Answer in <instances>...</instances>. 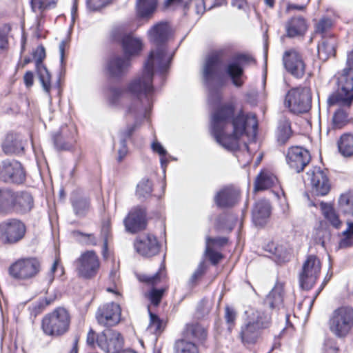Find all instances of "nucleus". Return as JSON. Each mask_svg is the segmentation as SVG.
<instances>
[{"label": "nucleus", "mask_w": 353, "mask_h": 353, "mask_svg": "<svg viewBox=\"0 0 353 353\" xmlns=\"http://www.w3.org/2000/svg\"><path fill=\"white\" fill-rule=\"evenodd\" d=\"M258 121L255 114L235 113L234 105L226 103L219 106L212 116L211 131L216 141L223 148L234 151L239 149L242 136L251 133L256 135Z\"/></svg>", "instance_id": "obj_1"}, {"label": "nucleus", "mask_w": 353, "mask_h": 353, "mask_svg": "<svg viewBox=\"0 0 353 353\" xmlns=\"http://www.w3.org/2000/svg\"><path fill=\"white\" fill-rule=\"evenodd\" d=\"M171 34V30L165 22L153 26L148 31L150 41L156 46L151 50L148 60L144 63L142 73L128 84V90L133 94H147L153 90L152 78L154 71L163 75L168 70L172 57L166 52L165 43Z\"/></svg>", "instance_id": "obj_2"}, {"label": "nucleus", "mask_w": 353, "mask_h": 353, "mask_svg": "<svg viewBox=\"0 0 353 353\" xmlns=\"http://www.w3.org/2000/svg\"><path fill=\"white\" fill-rule=\"evenodd\" d=\"M127 90L132 95L136 96L137 99L134 100L130 105L127 106L125 112V116L126 117H132L134 119V123L128 124L126 127L121 130L119 133V148L118 149L117 157V161L119 162H121L128 154V148L126 144L127 140L131 138L134 131L139 127L140 121L143 118L146 117L147 115V110L143 107L140 97L141 96H145L148 101L149 96H150L154 92L153 90L151 92L147 94L143 93L135 94L130 92L128 87L127 88Z\"/></svg>", "instance_id": "obj_3"}, {"label": "nucleus", "mask_w": 353, "mask_h": 353, "mask_svg": "<svg viewBox=\"0 0 353 353\" xmlns=\"http://www.w3.org/2000/svg\"><path fill=\"white\" fill-rule=\"evenodd\" d=\"M70 321L69 312L65 308L59 307L43 318L41 329L47 336L59 337L69 331Z\"/></svg>", "instance_id": "obj_4"}, {"label": "nucleus", "mask_w": 353, "mask_h": 353, "mask_svg": "<svg viewBox=\"0 0 353 353\" xmlns=\"http://www.w3.org/2000/svg\"><path fill=\"white\" fill-rule=\"evenodd\" d=\"M353 101V68H345L338 77V90L327 98L329 106L349 108Z\"/></svg>", "instance_id": "obj_5"}, {"label": "nucleus", "mask_w": 353, "mask_h": 353, "mask_svg": "<svg viewBox=\"0 0 353 353\" xmlns=\"http://www.w3.org/2000/svg\"><path fill=\"white\" fill-rule=\"evenodd\" d=\"M331 332L338 338H345L353 329V307L341 306L333 311L329 320Z\"/></svg>", "instance_id": "obj_6"}, {"label": "nucleus", "mask_w": 353, "mask_h": 353, "mask_svg": "<svg viewBox=\"0 0 353 353\" xmlns=\"http://www.w3.org/2000/svg\"><path fill=\"white\" fill-rule=\"evenodd\" d=\"M26 233V224L20 219L10 218L0 223V242L4 245L17 243Z\"/></svg>", "instance_id": "obj_7"}, {"label": "nucleus", "mask_w": 353, "mask_h": 353, "mask_svg": "<svg viewBox=\"0 0 353 353\" xmlns=\"http://www.w3.org/2000/svg\"><path fill=\"white\" fill-rule=\"evenodd\" d=\"M312 96L308 88H297L288 91L285 105L294 114L308 112L311 108Z\"/></svg>", "instance_id": "obj_8"}, {"label": "nucleus", "mask_w": 353, "mask_h": 353, "mask_svg": "<svg viewBox=\"0 0 353 353\" xmlns=\"http://www.w3.org/2000/svg\"><path fill=\"white\" fill-rule=\"evenodd\" d=\"M220 56L219 54L209 55L206 58L203 69V79L208 88V100L212 103L219 102L222 97L221 90L212 86V81L216 76Z\"/></svg>", "instance_id": "obj_9"}, {"label": "nucleus", "mask_w": 353, "mask_h": 353, "mask_svg": "<svg viewBox=\"0 0 353 353\" xmlns=\"http://www.w3.org/2000/svg\"><path fill=\"white\" fill-rule=\"evenodd\" d=\"M40 261L36 257L18 259L9 268L10 274L19 280H29L35 277L41 271Z\"/></svg>", "instance_id": "obj_10"}, {"label": "nucleus", "mask_w": 353, "mask_h": 353, "mask_svg": "<svg viewBox=\"0 0 353 353\" xmlns=\"http://www.w3.org/2000/svg\"><path fill=\"white\" fill-rule=\"evenodd\" d=\"M75 267L80 277L90 279L97 274L100 268V260L94 251L88 250L82 253L75 261Z\"/></svg>", "instance_id": "obj_11"}, {"label": "nucleus", "mask_w": 353, "mask_h": 353, "mask_svg": "<svg viewBox=\"0 0 353 353\" xmlns=\"http://www.w3.org/2000/svg\"><path fill=\"white\" fill-rule=\"evenodd\" d=\"M321 271V262L314 255H310L304 262L299 274V283L302 289L308 290L315 284Z\"/></svg>", "instance_id": "obj_12"}, {"label": "nucleus", "mask_w": 353, "mask_h": 353, "mask_svg": "<svg viewBox=\"0 0 353 353\" xmlns=\"http://www.w3.org/2000/svg\"><path fill=\"white\" fill-rule=\"evenodd\" d=\"M283 63L286 71L295 78H302L305 72L303 54L296 48L286 50L283 54Z\"/></svg>", "instance_id": "obj_13"}, {"label": "nucleus", "mask_w": 353, "mask_h": 353, "mask_svg": "<svg viewBox=\"0 0 353 353\" xmlns=\"http://www.w3.org/2000/svg\"><path fill=\"white\" fill-rule=\"evenodd\" d=\"M26 179L23 168L16 160H3L0 163V181L5 183H22Z\"/></svg>", "instance_id": "obj_14"}, {"label": "nucleus", "mask_w": 353, "mask_h": 353, "mask_svg": "<svg viewBox=\"0 0 353 353\" xmlns=\"http://www.w3.org/2000/svg\"><path fill=\"white\" fill-rule=\"evenodd\" d=\"M252 59L245 54H236L233 55L230 61L225 67V72L231 79L233 85L240 88L243 84L242 79L243 77V64L252 61Z\"/></svg>", "instance_id": "obj_15"}, {"label": "nucleus", "mask_w": 353, "mask_h": 353, "mask_svg": "<svg viewBox=\"0 0 353 353\" xmlns=\"http://www.w3.org/2000/svg\"><path fill=\"white\" fill-rule=\"evenodd\" d=\"M97 344L105 352L118 353L123 346V339L117 331L106 329L97 336Z\"/></svg>", "instance_id": "obj_16"}, {"label": "nucleus", "mask_w": 353, "mask_h": 353, "mask_svg": "<svg viewBox=\"0 0 353 353\" xmlns=\"http://www.w3.org/2000/svg\"><path fill=\"white\" fill-rule=\"evenodd\" d=\"M306 174L315 194L325 196L329 192L330 183L326 171L319 167H314Z\"/></svg>", "instance_id": "obj_17"}, {"label": "nucleus", "mask_w": 353, "mask_h": 353, "mask_svg": "<svg viewBox=\"0 0 353 353\" xmlns=\"http://www.w3.org/2000/svg\"><path fill=\"white\" fill-rule=\"evenodd\" d=\"M121 307L119 304L109 303L100 306L96 313L99 324L105 327L116 325L121 319Z\"/></svg>", "instance_id": "obj_18"}, {"label": "nucleus", "mask_w": 353, "mask_h": 353, "mask_svg": "<svg viewBox=\"0 0 353 353\" xmlns=\"http://www.w3.org/2000/svg\"><path fill=\"white\" fill-rule=\"evenodd\" d=\"M285 158L288 165L296 172L303 171L311 160L309 151L299 146L290 148Z\"/></svg>", "instance_id": "obj_19"}, {"label": "nucleus", "mask_w": 353, "mask_h": 353, "mask_svg": "<svg viewBox=\"0 0 353 353\" xmlns=\"http://www.w3.org/2000/svg\"><path fill=\"white\" fill-rule=\"evenodd\" d=\"M46 57V50L43 46H38L33 52V59L35 61L36 70L42 85L43 90L50 96L51 88V75L43 63Z\"/></svg>", "instance_id": "obj_20"}, {"label": "nucleus", "mask_w": 353, "mask_h": 353, "mask_svg": "<svg viewBox=\"0 0 353 353\" xmlns=\"http://www.w3.org/2000/svg\"><path fill=\"white\" fill-rule=\"evenodd\" d=\"M136 251L145 257L157 255L160 250V244L155 236L145 234L138 236L134 243Z\"/></svg>", "instance_id": "obj_21"}, {"label": "nucleus", "mask_w": 353, "mask_h": 353, "mask_svg": "<svg viewBox=\"0 0 353 353\" xmlns=\"http://www.w3.org/2000/svg\"><path fill=\"white\" fill-rule=\"evenodd\" d=\"M123 223L126 230L131 233L145 230L147 226L145 209L139 206L133 208L123 220Z\"/></svg>", "instance_id": "obj_22"}, {"label": "nucleus", "mask_w": 353, "mask_h": 353, "mask_svg": "<svg viewBox=\"0 0 353 353\" xmlns=\"http://www.w3.org/2000/svg\"><path fill=\"white\" fill-rule=\"evenodd\" d=\"M34 205V198L30 192L25 190L14 192L12 214H26L33 209Z\"/></svg>", "instance_id": "obj_23"}, {"label": "nucleus", "mask_w": 353, "mask_h": 353, "mask_svg": "<svg viewBox=\"0 0 353 353\" xmlns=\"http://www.w3.org/2000/svg\"><path fill=\"white\" fill-rule=\"evenodd\" d=\"M76 129L73 125H65L54 137V144L58 150H69L75 142Z\"/></svg>", "instance_id": "obj_24"}, {"label": "nucleus", "mask_w": 353, "mask_h": 353, "mask_svg": "<svg viewBox=\"0 0 353 353\" xmlns=\"http://www.w3.org/2000/svg\"><path fill=\"white\" fill-rule=\"evenodd\" d=\"M240 192L233 186H225L215 194L214 200L219 208H230L239 200Z\"/></svg>", "instance_id": "obj_25"}, {"label": "nucleus", "mask_w": 353, "mask_h": 353, "mask_svg": "<svg viewBox=\"0 0 353 353\" xmlns=\"http://www.w3.org/2000/svg\"><path fill=\"white\" fill-rule=\"evenodd\" d=\"M130 60L127 57L113 55L107 63V70L110 76L120 77L128 70Z\"/></svg>", "instance_id": "obj_26"}, {"label": "nucleus", "mask_w": 353, "mask_h": 353, "mask_svg": "<svg viewBox=\"0 0 353 353\" xmlns=\"http://www.w3.org/2000/svg\"><path fill=\"white\" fill-rule=\"evenodd\" d=\"M182 339L194 342L197 345L203 343L207 338V331L199 323H188L183 332Z\"/></svg>", "instance_id": "obj_27"}, {"label": "nucleus", "mask_w": 353, "mask_h": 353, "mask_svg": "<svg viewBox=\"0 0 353 353\" xmlns=\"http://www.w3.org/2000/svg\"><path fill=\"white\" fill-rule=\"evenodd\" d=\"M70 203L75 215L78 217H84L90 209V199L79 191L72 192Z\"/></svg>", "instance_id": "obj_28"}, {"label": "nucleus", "mask_w": 353, "mask_h": 353, "mask_svg": "<svg viewBox=\"0 0 353 353\" xmlns=\"http://www.w3.org/2000/svg\"><path fill=\"white\" fill-rule=\"evenodd\" d=\"M307 29L306 20L302 17H292L285 23L286 35L290 38L303 36Z\"/></svg>", "instance_id": "obj_29"}, {"label": "nucleus", "mask_w": 353, "mask_h": 353, "mask_svg": "<svg viewBox=\"0 0 353 353\" xmlns=\"http://www.w3.org/2000/svg\"><path fill=\"white\" fill-rule=\"evenodd\" d=\"M121 43L125 56L129 59L132 56L139 54L143 48L142 41L130 34H124L121 38Z\"/></svg>", "instance_id": "obj_30"}, {"label": "nucleus", "mask_w": 353, "mask_h": 353, "mask_svg": "<svg viewBox=\"0 0 353 353\" xmlns=\"http://www.w3.org/2000/svg\"><path fill=\"white\" fill-rule=\"evenodd\" d=\"M261 330L257 326L246 321L241 326L239 332V336L242 343L245 345L256 343L261 336Z\"/></svg>", "instance_id": "obj_31"}, {"label": "nucleus", "mask_w": 353, "mask_h": 353, "mask_svg": "<svg viewBox=\"0 0 353 353\" xmlns=\"http://www.w3.org/2000/svg\"><path fill=\"white\" fill-rule=\"evenodd\" d=\"M14 192L8 187L0 188V215L12 214Z\"/></svg>", "instance_id": "obj_32"}, {"label": "nucleus", "mask_w": 353, "mask_h": 353, "mask_svg": "<svg viewBox=\"0 0 353 353\" xmlns=\"http://www.w3.org/2000/svg\"><path fill=\"white\" fill-rule=\"evenodd\" d=\"M246 321L262 330L269 327L271 324L270 315L263 311L256 310H251L248 312Z\"/></svg>", "instance_id": "obj_33"}, {"label": "nucleus", "mask_w": 353, "mask_h": 353, "mask_svg": "<svg viewBox=\"0 0 353 353\" xmlns=\"http://www.w3.org/2000/svg\"><path fill=\"white\" fill-rule=\"evenodd\" d=\"M270 214V205L265 200L259 201L253 210V220L256 225H262Z\"/></svg>", "instance_id": "obj_34"}, {"label": "nucleus", "mask_w": 353, "mask_h": 353, "mask_svg": "<svg viewBox=\"0 0 353 353\" xmlns=\"http://www.w3.org/2000/svg\"><path fill=\"white\" fill-rule=\"evenodd\" d=\"M336 39L332 37L324 39L318 46L319 59L325 61L330 57H334L336 53Z\"/></svg>", "instance_id": "obj_35"}, {"label": "nucleus", "mask_w": 353, "mask_h": 353, "mask_svg": "<svg viewBox=\"0 0 353 353\" xmlns=\"http://www.w3.org/2000/svg\"><path fill=\"white\" fill-rule=\"evenodd\" d=\"M283 285H276L266 296L265 303L271 309L279 308L283 303Z\"/></svg>", "instance_id": "obj_36"}, {"label": "nucleus", "mask_w": 353, "mask_h": 353, "mask_svg": "<svg viewBox=\"0 0 353 353\" xmlns=\"http://www.w3.org/2000/svg\"><path fill=\"white\" fill-rule=\"evenodd\" d=\"M339 151L345 157L353 156V132L342 134L337 141Z\"/></svg>", "instance_id": "obj_37"}, {"label": "nucleus", "mask_w": 353, "mask_h": 353, "mask_svg": "<svg viewBox=\"0 0 353 353\" xmlns=\"http://www.w3.org/2000/svg\"><path fill=\"white\" fill-rule=\"evenodd\" d=\"M321 210L325 219L335 228H339L342 221L339 219V215L331 204L321 202Z\"/></svg>", "instance_id": "obj_38"}, {"label": "nucleus", "mask_w": 353, "mask_h": 353, "mask_svg": "<svg viewBox=\"0 0 353 353\" xmlns=\"http://www.w3.org/2000/svg\"><path fill=\"white\" fill-rule=\"evenodd\" d=\"M276 181L277 179L272 174L261 172L256 179L254 190L256 191L266 190L271 188Z\"/></svg>", "instance_id": "obj_39"}, {"label": "nucleus", "mask_w": 353, "mask_h": 353, "mask_svg": "<svg viewBox=\"0 0 353 353\" xmlns=\"http://www.w3.org/2000/svg\"><path fill=\"white\" fill-rule=\"evenodd\" d=\"M338 204L343 214L353 216V191L342 194L339 198Z\"/></svg>", "instance_id": "obj_40"}, {"label": "nucleus", "mask_w": 353, "mask_h": 353, "mask_svg": "<svg viewBox=\"0 0 353 353\" xmlns=\"http://www.w3.org/2000/svg\"><path fill=\"white\" fill-rule=\"evenodd\" d=\"M157 5V0H137V14L141 17H148L153 14Z\"/></svg>", "instance_id": "obj_41"}, {"label": "nucleus", "mask_w": 353, "mask_h": 353, "mask_svg": "<svg viewBox=\"0 0 353 353\" xmlns=\"http://www.w3.org/2000/svg\"><path fill=\"white\" fill-rule=\"evenodd\" d=\"M109 105L118 108L121 105L125 99V91L119 88L110 87L106 94Z\"/></svg>", "instance_id": "obj_42"}, {"label": "nucleus", "mask_w": 353, "mask_h": 353, "mask_svg": "<svg viewBox=\"0 0 353 353\" xmlns=\"http://www.w3.org/2000/svg\"><path fill=\"white\" fill-rule=\"evenodd\" d=\"M2 149L6 154L19 153L23 150L21 142L15 139L12 134L6 136L2 144Z\"/></svg>", "instance_id": "obj_43"}, {"label": "nucleus", "mask_w": 353, "mask_h": 353, "mask_svg": "<svg viewBox=\"0 0 353 353\" xmlns=\"http://www.w3.org/2000/svg\"><path fill=\"white\" fill-rule=\"evenodd\" d=\"M175 353H199L197 345L186 339H179L175 343Z\"/></svg>", "instance_id": "obj_44"}, {"label": "nucleus", "mask_w": 353, "mask_h": 353, "mask_svg": "<svg viewBox=\"0 0 353 353\" xmlns=\"http://www.w3.org/2000/svg\"><path fill=\"white\" fill-rule=\"evenodd\" d=\"M164 269L165 266L161 267L159 272H157L153 276H150L144 274H137V278L139 281L142 283H145L148 285L154 286L157 285L163 277L165 276V274L163 272V270Z\"/></svg>", "instance_id": "obj_45"}, {"label": "nucleus", "mask_w": 353, "mask_h": 353, "mask_svg": "<svg viewBox=\"0 0 353 353\" xmlns=\"http://www.w3.org/2000/svg\"><path fill=\"white\" fill-rule=\"evenodd\" d=\"M148 312L150 315V323L148 326V330L155 335L161 334L165 327L163 321L157 315L153 314L149 308Z\"/></svg>", "instance_id": "obj_46"}, {"label": "nucleus", "mask_w": 353, "mask_h": 353, "mask_svg": "<svg viewBox=\"0 0 353 353\" xmlns=\"http://www.w3.org/2000/svg\"><path fill=\"white\" fill-rule=\"evenodd\" d=\"M292 130L290 121L283 119L280 121L278 128V140L282 143H285L290 137Z\"/></svg>", "instance_id": "obj_47"}, {"label": "nucleus", "mask_w": 353, "mask_h": 353, "mask_svg": "<svg viewBox=\"0 0 353 353\" xmlns=\"http://www.w3.org/2000/svg\"><path fill=\"white\" fill-rule=\"evenodd\" d=\"M349 122L348 114L345 110L339 108L334 114L332 118L333 128L341 129Z\"/></svg>", "instance_id": "obj_48"}, {"label": "nucleus", "mask_w": 353, "mask_h": 353, "mask_svg": "<svg viewBox=\"0 0 353 353\" xmlns=\"http://www.w3.org/2000/svg\"><path fill=\"white\" fill-rule=\"evenodd\" d=\"M152 183L148 179H143L137 185V194L140 198H147L152 192Z\"/></svg>", "instance_id": "obj_49"}, {"label": "nucleus", "mask_w": 353, "mask_h": 353, "mask_svg": "<svg viewBox=\"0 0 353 353\" xmlns=\"http://www.w3.org/2000/svg\"><path fill=\"white\" fill-rule=\"evenodd\" d=\"M166 290L167 288L157 289L152 288L150 291L145 294V296L150 301L152 305L157 306L160 303Z\"/></svg>", "instance_id": "obj_50"}, {"label": "nucleus", "mask_w": 353, "mask_h": 353, "mask_svg": "<svg viewBox=\"0 0 353 353\" xmlns=\"http://www.w3.org/2000/svg\"><path fill=\"white\" fill-rule=\"evenodd\" d=\"M112 0H87V6L90 10L97 11L111 3Z\"/></svg>", "instance_id": "obj_51"}, {"label": "nucleus", "mask_w": 353, "mask_h": 353, "mask_svg": "<svg viewBox=\"0 0 353 353\" xmlns=\"http://www.w3.org/2000/svg\"><path fill=\"white\" fill-rule=\"evenodd\" d=\"M236 318V313L235 310L230 307H225V319L228 325V330L232 331L235 320Z\"/></svg>", "instance_id": "obj_52"}, {"label": "nucleus", "mask_w": 353, "mask_h": 353, "mask_svg": "<svg viewBox=\"0 0 353 353\" xmlns=\"http://www.w3.org/2000/svg\"><path fill=\"white\" fill-rule=\"evenodd\" d=\"M205 254L209 258L211 263L214 265L217 264L222 259L221 253L215 252L210 248V245L206 244Z\"/></svg>", "instance_id": "obj_53"}, {"label": "nucleus", "mask_w": 353, "mask_h": 353, "mask_svg": "<svg viewBox=\"0 0 353 353\" xmlns=\"http://www.w3.org/2000/svg\"><path fill=\"white\" fill-rule=\"evenodd\" d=\"M211 307L212 303L206 299H203L200 301L197 307V312L201 316H204L205 315L209 314Z\"/></svg>", "instance_id": "obj_54"}, {"label": "nucleus", "mask_w": 353, "mask_h": 353, "mask_svg": "<svg viewBox=\"0 0 353 353\" xmlns=\"http://www.w3.org/2000/svg\"><path fill=\"white\" fill-rule=\"evenodd\" d=\"M206 267L204 262H201L198 265L197 268L192 274L190 281L192 283H195L199 278H201L205 273Z\"/></svg>", "instance_id": "obj_55"}, {"label": "nucleus", "mask_w": 353, "mask_h": 353, "mask_svg": "<svg viewBox=\"0 0 353 353\" xmlns=\"http://www.w3.org/2000/svg\"><path fill=\"white\" fill-rule=\"evenodd\" d=\"M77 234L83 238V242L86 245H97V239L93 234H85L81 232H77Z\"/></svg>", "instance_id": "obj_56"}, {"label": "nucleus", "mask_w": 353, "mask_h": 353, "mask_svg": "<svg viewBox=\"0 0 353 353\" xmlns=\"http://www.w3.org/2000/svg\"><path fill=\"white\" fill-rule=\"evenodd\" d=\"M332 22L330 19H323L316 24V32L323 33L330 28Z\"/></svg>", "instance_id": "obj_57"}, {"label": "nucleus", "mask_w": 353, "mask_h": 353, "mask_svg": "<svg viewBox=\"0 0 353 353\" xmlns=\"http://www.w3.org/2000/svg\"><path fill=\"white\" fill-rule=\"evenodd\" d=\"M344 237L340 241V248H347L353 246V237L349 234H343Z\"/></svg>", "instance_id": "obj_58"}, {"label": "nucleus", "mask_w": 353, "mask_h": 353, "mask_svg": "<svg viewBox=\"0 0 353 353\" xmlns=\"http://www.w3.org/2000/svg\"><path fill=\"white\" fill-rule=\"evenodd\" d=\"M228 242V239L225 237H219V238H206V244L210 245V243L213 244H216L220 246H223L225 245Z\"/></svg>", "instance_id": "obj_59"}, {"label": "nucleus", "mask_w": 353, "mask_h": 353, "mask_svg": "<svg viewBox=\"0 0 353 353\" xmlns=\"http://www.w3.org/2000/svg\"><path fill=\"white\" fill-rule=\"evenodd\" d=\"M99 335V334L97 335L95 332L92 329H90L87 334V344L90 346L93 347L95 345V343H97V336Z\"/></svg>", "instance_id": "obj_60"}, {"label": "nucleus", "mask_w": 353, "mask_h": 353, "mask_svg": "<svg viewBox=\"0 0 353 353\" xmlns=\"http://www.w3.org/2000/svg\"><path fill=\"white\" fill-rule=\"evenodd\" d=\"M31 5L34 12L50 7V5L46 6L42 0H31Z\"/></svg>", "instance_id": "obj_61"}, {"label": "nucleus", "mask_w": 353, "mask_h": 353, "mask_svg": "<svg viewBox=\"0 0 353 353\" xmlns=\"http://www.w3.org/2000/svg\"><path fill=\"white\" fill-rule=\"evenodd\" d=\"M23 80L25 85L26 87L29 88L33 85L34 83V74L31 71H28L26 72L23 77Z\"/></svg>", "instance_id": "obj_62"}, {"label": "nucleus", "mask_w": 353, "mask_h": 353, "mask_svg": "<svg viewBox=\"0 0 353 353\" xmlns=\"http://www.w3.org/2000/svg\"><path fill=\"white\" fill-rule=\"evenodd\" d=\"M339 348L332 342H327L325 344L324 353H338Z\"/></svg>", "instance_id": "obj_63"}, {"label": "nucleus", "mask_w": 353, "mask_h": 353, "mask_svg": "<svg viewBox=\"0 0 353 353\" xmlns=\"http://www.w3.org/2000/svg\"><path fill=\"white\" fill-rule=\"evenodd\" d=\"M152 148L153 151L159 153L160 155H165L166 154V150L163 148L161 143L157 141L152 143Z\"/></svg>", "instance_id": "obj_64"}]
</instances>
